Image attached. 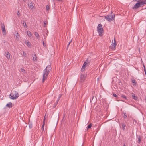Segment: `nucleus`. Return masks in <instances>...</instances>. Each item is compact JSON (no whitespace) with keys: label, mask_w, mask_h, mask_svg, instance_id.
I'll list each match as a JSON object with an SVG mask.
<instances>
[{"label":"nucleus","mask_w":146,"mask_h":146,"mask_svg":"<svg viewBox=\"0 0 146 146\" xmlns=\"http://www.w3.org/2000/svg\"><path fill=\"white\" fill-rule=\"evenodd\" d=\"M51 70L50 65H48L44 70V73L42 78V82L44 83L45 80L47 79L49 73Z\"/></svg>","instance_id":"f257e3e1"},{"label":"nucleus","mask_w":146,"mask_h":146,"mask_svg":"<svg viewBox=\"0 0 146 146\" xmlns=\"http://www.w3.org/2000/svg\"><path fill=\"white\" fill-rule=\"evenodd\" d=\"M87 76L86 73L82 72L80 76L79 83L80 85H82L83 84L84 82L86 80V78Z\"/></svg>","instance_id":"f03ea898"},{"label":"nucleus","mask_w":146,"mask_h":146,"mask_svg":"<svg viewBox=\"0 0 146 146\" xmlns=\"http://www.w3.org/2000/svg\"><path fill=\"white\" fill-rule=\"evenodd\" d=\"M104 17L108 21L111 22L114 19L115 14H114L113 15V13L111 12V14L104 16Z\"/></svg>","instance_id":"7ed1b4c3"},{"label":"nucleus","mask_w":146,"mask_h":146,"mask_svg":"<svg viewBox=\"0 0 146 146\" xmlns=\"http://www.w3.org/2000/svg\"><path fill=\"white\" fill-rule=\"evenodd\" d=\"M10 99L14 100L17 99L19 96L18 93L15 91H13L9 95Z\"/></svg>","instance_id":"20e7f679"},{"label":"nucleus","mask_w":146,"mask_h":146,"mask_svg":"<svg viewBox=\"0 0 146 146\" xmlns=\"http://www.w3.org/2000/svg\"><path fill=\"white\" fill-rule=\"evenodd\" d=\"M97 30L98 32L99 35L101 36L102 35V32H103V29L102 28V25L101 24L98 25L97 27Z\"/></svg>","instance_id":"39448f33"},{"label":"nucleus","mask_w":146,"mask_h":146,"mask_svg":"<svg viewBox=\"0 0 146 146\" xmlns=\"http://www.w3.org/2000/svg\"><path fill=\"white\" fill-rule=\"evenodd\" d=\"M144 3H143L142 2L140 1L137 3L134 6L132 7V9H136L141 7V5H143Z\"/></svg>","instance_id":"423d86ee"},{"label":"nucleus","mask_w":146,"mask_h":146,"mask_svg":"<svg viewBox=\"0 0 146 146\" xmlns=\"http://www.w3.org/2000/svg\"><path fill=\"white\" fill-rule=\"evenodd\" d=\"M1 27L2 30L3 35H5L6 33V32L5 29V26L4 24L3 25L2 24V23H1Z\"/></svg>","instance_id":"0eeeda50"},{"label":"nucleus","mask_w":146,"mask_h":146,"mask_svg":"<svg viewBox=\"0 0 146 146\" xmlns=\"http://www.w3.org/2000/svg\"><path fill=\"white\" fill-rule=\"evenodd\" d=\"M116 45L115 44V43H113L112 42V45L110 46V48L112 50H114L116 48Z\"/></svg>","instance_id":"6e6552de"},{"label":"nucleus","mask_w":146,"mask_h":146,"mask_svg":"<svg viewBox=\"0 0 146 146\" xmlns=\"http://www.w3.org/2000/svg\"><path fill=\"white\" fill-rule=\"evenodd\" d=\"M86 64H87V63L86 62H84L83 66H82L81 69V71L82 72L84 71L86 65Z\"/></svg>","instance_id":"1a4fd4ad"},{"label":"nucleus","mask_w":146,"mask_h":146,"mask_svg":"<svg viewBox=\"0 0 146 146\" xmlns=\"http://www.w3.org/2000/svg\"><path fill=\"white\" fill-rule=\"evenodd\" d=\"M5 55L6 56L7 58L9 59L10 58V54L9 52H5Z\"/></svg>","instance_id":"9d476101"},{"label":"nucleus","mask_w":146,"mask_h":146,"mask_svg":"<svg viewBox=\"0 0 146 146\" xmlns=\"http://www.w3.org/2000/svg\"><path fill=\"white\" fill-rule=\"evenodd\" d=\"M122 128L123 130L124 131L125 130L126 125L124 122L121 123Z\"/></svg>","instance_id":"9b49d317"},{"label":"nucleus","mask_w":146,"mask_h":146,"mask_svg":"<svg viewBox=\"0 0 146 146\" xmlns=\"http://www.w3.org/2000/svg\"><path fill=\"white\" fill-rule=\"evenodd\" d=\"M132 94L131 96L135 100H137L138 99V97L135 96V94L134 93H132Z\"/></svg>","instance_id":"f8f14e48"},{"label":"nucleus","mask_w":146,"mask_h":146,"mask_svg":"<svg viewBox=\"0 0 146 146\" xmlns=\"http://www.w3.org/2000/svg\"><path fill=\"white\" fill-rule=\"evenodd\" d=\"M15 35L16 36L17 38L19 39L20 36L17 31H15Z\"/></svg>","instance_id":"ddd939ff"},{"label":"nucleus","mask_w":146,"mask_h":146,"mask_svg":"<svg viewBox=\"0 0 146 146\" xmlns=\"http://www.w3.org/2000/svg\"><path fill=\"white\" fill-rule=\"evenodd\" d=\"M6 106L9 108H11L12 107V104L11 102H10L6 104Z\"/></svg>","instance_id":"4468645a"},{"label":"nucleus","mask_w":146,"mask_h":146,"mask_svg":"<svg viewBox=\"0 0 146 146\" xmlns=\"http://www.w3.org/2000/svg\"><path fill=\"white\" fill-rule=\"evenodd\" d=\"M33 3L32 2H31V3H30L29 4H28V6H29V7L31 9H32L33 8Z\"/></svg>","instance_id":"2eb2a0df"},{"label":"nucleus","mask_w":146,"mask_h":146,"mask_svg":"<svg viewBox=\"0 0 146 146\" xmlns=\"http://www.w3.org/2000/svg\"><path fill=\"white\" fill-rule=\"evenodd\" d=\"M35 36L38 39L40 38V36L38 34V33L37 32H35Z\"/></svg>","instance_id":"dca6fc26"},{"label":"nucleus","mask_w":146,"mask_h":146,"mask_svg":"<svg viewBox=\"0 0 146 146\" xmlns=\"http://www.w3.org/2000/svg\"><path fill=\"white\" fill-rule=\"evenodd\" d=\"M29 127L30 128V129L32 128V126H33L31 122H30L29 120Z\"/></svg>","instance_id":"f3484780"},{"label":"nucleus","mask_w":146,"mask_h":146,"mask_svg":"<svg viewBox=\"0 0 146 146\" xmlns=\"http://www.w3.org/2000/svg\"><path fill=\"white\" fill-rule=\"evenodd\" d=\"M27 35L29 37H31L32 36V35L31 33L29 31H27Z\"/></svg>","instance_id":"a211bd4d"},{"label":"nucleus","mask_w":146,"mask_h":146,"mask_svg":"<svg viewBox=\"0 0 146 146\" xmlns=\"http://www.w3.org/2000/svg\"><path fill=\"white\" fill-rule=\"evenodd\" d=\"M37 56L36 54H35L33 56V60H36Z\"/></svg>","instance_id":"6ab92c4d"},{"label":"nucleus","mask_w":146,"mask_h":146,"mask_svg":"<svg viewBox=\"0 0 146 146\" xmlns=\"http://www.w3.org/2000/svg\"><path fill=\"white\" fill-rule=\"evenodd\" d=\"M23 26L24 27L27 28V25L26 23L24 21H23Z\"/></svg>","instance_id":"aec40b11"},{"label":"nucleus","mask_w":146,"mask_h":146,"mask_svg":"<svg viewBox=\"0 0 146 146\" xmlns=\"http://www.w3.org/2000/svg\"><path fill=\"white\" fill-rule=\"evenodd\" d=\"M45 125V123L44 122H43V123L42 125V126L41 127V130L42 131V132H43L44 131V127Z\"/></svg>","instance_id":"412c9836"},{"label":"nucleus","mask_w":146,"mask_h":146,"mask_svg":"<svg viewBox=\"0 0 146 146\" xmlns=\"http://www.w3.org/2000/svg\"><path fill=\"white\" fill-rule=\"evenodd\" d=\"M21 72H22L23 74H25L26 73V71H25L24 69L22 68L21 69Z\"/></svg>","instance_id":"4be33fe9"},{"label":"nucleus","mask_w":146,"mask_h":146,"mask_svg":"<svg viewBox=\"0 0 146 146\" xmlns=\"http://www.w3.org/2000/svg\"><path fill=\"white\" fill-rule=\"evenodd\" d=\"M92 127L91 124H90L88 125L87 127V129L88 130L90 128Z\"/></svg>","instance_id":"5701e85b"},{"label":"nucleus","mask_w":146,"mask_h":146,"mask_svg":"<svg viewBox=\"0 0 146 146\" xmlns=\"http://www.w3.org/2000/svg\"><path fill=\"white\" fill-rule=\"evenodd\" d=\"M121 96L122 97H123V98L126 99L127 100V97L125 95L122 94L121 95Z\"/></svg>","instance_id":"b1692460"},{"label":"nucleus","mask_w":146,"mask_h":146,"mask_svg":"<svg viewBox=\"0 0 146 146\" xmlns=\"http://www.w3.org/2000/svg\"><path fill=\"white\" fill-rule=\"evenodd\" d=\"M62 94H60L59 95V97L58 98V99L57 100V104L58 103V102L59 101V100H60V98L62 96Z\"/></svg>","instance_id":"393cba45"},{"label":"nucleus","mask_w":146,"mask_h":146,"mask_svg":"<svg viewBox=\"0 0 146 146\" xmlns=\"http://www.w3.org/2000/svg\"><path fill=\"white\" fill-rule=\"evenodd\" d=\"M46 9L47 11H48L50 9V7L48 5H46Z\"/></svg>","instance_id":"a878e982"},{"label":"nucleus","mask_w":146,"mask_h":146,"mask_svg":"<svg viewBox=\"0 0 146 146\" xmlns=\"http://www.w3.org/2000/svg\"><path fill=\"white\" fill-rule=\"evenodd\" d=\"M138 143H139L141 142V137L140 136H139L138 138Z\"/></svg>","instance_id":"bb28decb"},{"label":"nucleus","mask_w":146,"mask_h":146,"mask_svg":"<svg viewBox=\"0 0 146 146\" xmlns=\"http://www.w3.org/2000/svg\"><path fill=\"white\" fill-rule=\"evenodd\" d=\"M131 82L132 83L135 84L137 83L136 82L135 80L134 79L132 80L131 81Z\"/></svg>","instance_id":"cd10ccee"},{"label":"nucleus","mask_w":146,"mask_h":146,"mask_svg":"<svg viewBox=\"0 0 146 146\" xmlns=\"http://www.w3.org/2000/svg\"><path fill=\"white\" fill-rule=\"evenodd\" d=\"M133 123L134 125H136L137 123V122L136 121L135 119H134L133 120Z\"/></svg>","instance_id":"c85d7f7f"},{"label":"nucleus","mask_w":146,"mask_h":146,"mask_svg":"<svg viewBox=\"0 0 146 146\" xmlns=\"http://www.w3.org/2000/svg\"><path fill=\"white\" fill-rule=\"evenodd\" d=\"M44 27H46V25H47L46 21H45L44 22Z\"/></svg>","instance_id":"c756f323"},{"label":"nucleus","mask_w":146,"mask_h":146,"mask_svg":"<svg viewBox=\"0 0 146 146\" xmlns=\"http://www.w3.org/2000/svg\"><path fill=\"white\" fill-rule=\"evenodd\" d=\"M140 1L142 2L143 3H146V0H140ZM144 4H146V3H144Z\"/></svg>","instance_id":"7c9ffc66"},{"label":"nucleus","mask_w":146,"mask_h":146,"mask_svg":"<svg viewBox=\"0 0 146 146\" xmlns=\"http://www.w3.org/2000/svg\"><path fill=\"white\" fill-rule=\"evenodd\" d=\"M26 44L28 46H29L30 45V43L28 41L27 43Z\"/></svg>","instance_id":"2f4dec72"},{"label":"nucleus","mask_w":146,"mask_h":146,"mask_svg":"<svg viewBox=\"0 0 146 146\" xmlns=\"http://www.w3.org/2000/svg\"><path fill=\"white\" fill-rule=\"evenodd\" d=\"M23 56L25 57H26L27 56L26 53L24 51H23Z\"/></svg>","instance_id":"473e14b6"},{"label":"nucleus","mask_w":146,"mask_h":146,"mask_svg":"<svg viewBox=\"0 0 146 146\" xmlns=\"http://www.w3.org/2000/svg\"><path fill=\"white\" fill-rule=\"evenodd\" d=\"M17 15H18V17H20L21 16L20 13H19V11H18V12H17Z\"/></svg>","instance_id":"72a5a7b5"},{"label":"nucleus","mask_w":146,"mask_h":146,"mask_svg":"<svg viewBox=\"0 0 146 146\" xmlns=\"http://www.w3.org/2000/svg\"><path fill=\"white\" fill-rule=\"evenodd\" d=\"M124 116H123V117L124 118H126L127 117V115H126V113H124Z\"/></svg>","instance_id":"f704fd0d"},{"label":"nucleus","mask_w":146,"mask_h":146,"mask_svg":"<svg viewBox=\"0 0 146 146\" xmlns=\"http://www.w3.org/2000/svg\"><path fill=\"white\" fill-rule=\"evenodd\" d=\"M85 62H86L87 63V64L88 63H90V61L89 60H88V59H87L86 60V61Z\"/></svg>","instance_id":"c9c22d12"},{"label":"nucleus","mask_w":146,"mask_h":146,"mask_svg":"<svg viewBox=\"0 0 146 146\" xmlns=\"http://www.w3.org/2000/svg\"><path fill=\"white\" fill-rule=\"evenodd\" d=\"M113 96L114 97H117V95L115 94V93H114L113 94Z\"/></svg>","instance_id":"e433bc0d"},{"label":"nucleus","mask_w":146,"mask_h":146,"mask_svg":"<svg viewBox=\"0 0 146 146\" xmlns=\"http://www.w3.org/2000/svg\"><path fill=\"white\" fill-rule=\"evenodd\" d=\"M114 43H115V44H116V45L117 43H116V41L115 39V38H114Z\"/></svg>","instance_id":"4c0bfd02"},{"label":"nucleus","mask_w":146,"mask_h":146,"mask_svg":"<svg viewBox=\"0 0 146 146\" xmlns=\"http://www.w3.org/2000/svg\"><path fill=\"white\" fill-rule=\"evenodd\" d=\"M71 40L70 42H69V43L68 44V45H67V48H68V47L70 44L71 43Z\"/></svg>","instance_id":"58836bf2"},{"label":"nucleus","mask_w":146,"mask_h":146,"mask_svg":"<svg viewBox=\"0 0 146 146\" xmlns=\"http://www.w3.org/2000/svg\"><path fill=\"white\" fill-rule=\"evenodd\" d=\"M143 67H144V71H146V69L145 68V66L144 65H143Z\"/></svg>","instance_id":"ea45409f"},{"label":"nucleus","mask_w":146,"mask_h":146,"mask_svg":"<svg viewBox=\"0 0 146 146\" xmlns=\"http://www.w3.org/2000/svg\"><path fill=\"white\" fill-rule=\"evenodd\" d=\"M133 1L139 2L140 1V0H133Z\"/></svg>","instance_id":"a19ab883"},{"label":"nucleus","mask_w":146,"mask_h":146,"mask_svg":"<svg viewBox=\"0 0 146 146\" xmlns=\"http://www.w3.org/2000/svg\"><path fill=\"white\" fill-rule=\"evenodd\" d=\"M43 44L44 46H46V44L44 43V41L43 42Z\"/></svg>","instance_id":"79ce46f5"},{"label":"nucleus","mask_w":146,"mask_h":146,"mask_svg":"<svg viewBox=\"0 0 146 146\" xmlns=\"http://www.w3.org/2000/svg\"><path fill=\"white\" fill-rule=\"evenodd\" d=\"M48 31L47 30V33H46V35H47V36L48 35Z\"/></svg>","instance_id":"37998d69"},{"label":"nucleus","mask_w":146,"mask_h":146,"mask_svg":"<svg viewBox=\"0 0 146 146\" xmlns=\"http://www.w3.org/2000/svg\"><path fill=\"white\" fill-rule=\"evenodd\" d=\"M45 116L44 117V121H43V122H44L45 123Z\"/></svg>","instance_id":"c03bdc74"},{"label":"nucleus","mask_w":146,"mask_h":146,"mask_svg":"<svg viewBox=\"0 0 146 146\" xmlns=\"http://www.w3.org/2000/svg\"><path fill=\"white\" fill-rule=\"evenodd\" d=\"M44 39H46V37L45 35L44 36Z\"/></svg>","instance_id":"a18cd8bd"},{"label":"nucleus","mask_w":146,"mask_h":146,"mask_svg":"<svg viewBox=\"0 0 146 146\" xmlns=\"http://www.w3.org/2000/svg\"><path fill=\"white\" fill-rule=\"evenodd\" d=\"M23 1L24 2H26V0H23Z\"/></svg>","instance_id":"49530a36"},{"label":"nucleus","mask_w":146,"mask_h":146,"mask_svg":"<svg viewBox=\"0 0 146 146\" xmlns=\"http://www.w3.org/2000/svg\"><path fill=\"white\" fill-rule=\"evenodd\" d=\"M123 146H126L125 144V143L124 144Z\"/></svg>","instance_id":"de8ad7c7"},{"label":"nucleus","mask_w":146,"mask_h":146,"mask_svg":"<svg viewBox=\"0 0 146 146\" xmlns=\"http://www.w3.org/2000/svg\"><path fill=\"white\" fill-rule=\"evenodd\" d=\"M146 9V7H145V8L144 9Z\"/></svg>","instance_id":"09e8293b"},{"label":"nucleus","mask_w":146,"mask_h":146,"mask_svg":"<svg viewBox=\"0 0 146 146\" xmlns=\"http://www.w3.org/2000/svg\"><path fill=\"white\" fill-rule=\"evenodd\" d=\"M61 0H58V1H60Z\"/></svg>","instance_id":"8fccbe9b"}]
</instances>
